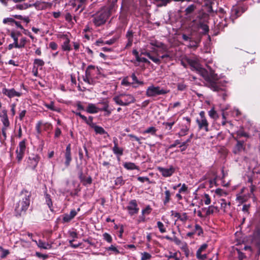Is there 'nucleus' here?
Listing matches in <instances>:
<instances>
[{"instance_id": "1", "label": "nucleus", "mask_w": 260, "mask_h": 260, "mask_svg": "<svg viewBox=\"0 0 260 260\" xmlns=\"http://www.w3.org/2000/svg\"><path fill=\"white\" fill-rule=\"evenodd\" d=\"M186 61L191 70L196 71L206 81H212L218 79V76L209 67L208 69L202 67L199 60L197 58H186Z\"/></svg>"}, {"instance_id": "2", "label": "nucleus", "mask_w": 260, "mask_h": 260, "mask_svg": "<svg viewBox=\"0 0 260 260\" xmlns=\"http://www.w3.org/2000/svg\"><path fill=\"white\" fill-rule=\"evenodd\" d=\"M114 11H115V5L112 4L109 7L102 8L92 15L91 22L95 27L101 26L105 24L109 17Z\"/></svg>"}, {"instance_id": "3", "label": "nucleus", "mask_w": 260, "mask_h": 260, "mask_svg": "<svg viewBox=\"0 0 260 260\" xmlns=\"http://www.w3.org/2000/svg\"><path fill=\"white\" fill-rule=\"evenodd\" d=\"M30 193L23 190L19 196V201L16 204L15 211L18 215H21L26 212L30 204Z\"/></svg>"}, {"instance_id": "4", "label": "nucleus", "mask_w": 260, "mask_h": 260, "mask_svg": "<svg viewBox=\"0 0 260 260\" xmlns=\"http://www.w3.org/2000/svg\"><path fill=\"white\" fill-rule=\"evenodd\" d=\"M70 36V34L69 32L59 34L57 35V38L62 41L61 48L63 51L70 52L72 50Z\"/></svg>"}, {"instance_id": "5", "label": "nucleus", "mask_w": 260, "mask_h": 260, "mask_svg": "<svg viewBox=\"0 0 260 260\" xmlns=\"http://www.w3.org/2000/svg\"><path fill=\"white\" fill-rule=\"evenodd\" d=\"M168 91L158 86H151L149 87L146 91L148 96H156L158 95H162L167 93Z\"/></svg>"}, {"instance_id": "6", "label": "nucleus", "mask_w": 260, "mask_h": 260, "mask_svg": "<svg viewBox=\"0 0 260 260\" xmlns=\"http://www.w3.org/2000/svg\"><path fill=\"white\" fill-rule=\"evenodd\" d=\"M25 148V141L23 140L19 143V149L16 150V159L18 161H21L23 157Z\"/></svg>"}, {"instance_id": "7", "label": "nucleus", "mask_w": 260, "mask_h": 260, "mask_svg": "<svg viewBox=\"0 0 260 260\" xmlns=\"http://www.w3.org/2000/svg\"><path fill=\"white\" fill-rule=\"evenodd\" d=\"M123 97V94H120L119 96H117L114 98L113 100L117 104L121 106H127L129 104L134 102V99L132 96H127V97L129 98L128 101H123V99H122Z\"/></svg>"}, {"instance_id": "8", "label": "nucleus", "mask_w": 260, "mask_h": 260, "mask_svg": "<svg viewBox=\"0 0 260 260\" xmlns=\"http://www.w3.org/2000/svg\"><path fill=\"white\" fill-rule=\"evenodd\" d=\"M205 85L215 91L224 90V87L221 82H206Z\"/></svg>"}, {"instance_id": "9", "label": "nucleus", "mask_w": 260, "mask_h": 260, "mask_svg": "<svg viewBox=\"0 0 260 260\" xmlns=\"http://www.w3.org/2000/svg\"><path fill=\"white\" fill-rule=\"evenodd\" d=\"M158 170L161 173L164 177H168L171 176L175 172V168L172 166L169 168L158 167Z\"/></svg>"}, {"instance_id": "10", "label": "nucleus", "mask_w": 260, "mask_h": 260, "mask_svg": "<svg viewBox=\"0 0 260 260\" xmlns=\"http://www.w3.org/2000/svg\"><path fill=\"white\" fill-rule=\"evenodd\" d=\"M39 161V157L36 154H31L28 157V164L30 168L35 169Z\"/></svg>"}, {"instance_id": "11", "label": "nucleus", "mask_w": 260, "mask_h": 260, "mask_svg": "<svg viewBox=\"0 0 260 260\" xmlns=\"http://www.w3.org/2000/svg\"><path fill=\"white\" fill-rule=\"evenodd\" d=\"M150 44L153 46L156 47L161 49L162 52H167L168 51V47L165 44L155 40H152L150 41Z\"/></svg>"}, {"instance_id": "12", "label": "nucleus", "mask_w": 260, "mask_h": 260, "mask_svg": "<svg viewBox=\"0 0 260 260\" xmlns=\"http://www.w3.org/2000/svg\"><path fill=\"white\" fill-rule=\"evenodd\" d=\"M25 0H0L2 4L7 7L10 10L15 9V4L18 2L24 1Z\"/></svg>"}, {"instance_id": "13", "label": "nucleus", "mask_w": 260, "mask_h": 260, "mask_svg": "<svg viewBox=\"0 0 260 260\" xmlns=\"http://www.w3.org/2000/svg\"><path fill=\"white\" fill-rule=\"evenodd\" d=\"M127 208L129 211V213L131 215L137 213L139 211V208H137V204L136 200L131 201Z\"/></svg>"}, {"instance_id": "14", "label": "nucleus", "mask_w": 260, "mask_h": 260, "mask_svg": "<svg viewBox=\"0 0 260 260\" xmlns=\"http://www.w3.org/2000/svg\"><path fill=\"white\" fill-rule=\"evenodd\" d=\"M197 122L199 129H204L206 132L209 131L208 122L206 119H197Z\"/></svg>"}, {"instance_id": "15", "label": "nucleus", "mask_w": 260, "mask_h": 260, "mask_svg": "<svg viewBox=\"0 0 260 260\" xmlns=\"http://www.w3.org/2000/svg\"><path fill=\"white\" fill-rule=\"evenodd\" d=\"M2 92L10 98L14 96H20L21 95L20 92L16 91L14 89H7L4 88Z\"/></svg>"}, {"instance_id": "16", "label": "nucleus", "mask_w": 260, "mask_h": 260, "mask_svg": "<svg viewBox=\"0 0 260 260\" xmlns=\"http://www.w3.org/2000/svg\"><path fill=\"white\" fill-rule=\"evenodd\" d=\"M65 165L67 167H69L70 162L72 160L71 152V145L69 144L66 148L65 152Z\"/></svg>"}, {"instance_id": "17", "label": "nucleus", "mask_w": 260, "mask_h": 260, "mask_svg": "<svg viewBox=\"0 0 260 260\" xmlns=\"http://www.w3.org/2000/svg\"><path fill=\"white\" fill-rule=\"evenodd\" d=\"M114 146L112 149L113 152L116 154L122 155L123 154V149L118 146V140L116 138H113Z\"/></svg>"}, {"instance_id": "18", "label": "nucleus", "mask_w": 260, "mask_h": 260, "mask_svg": "<svg viewBox=\"0 0 260 260\" xmlns=\"http://www.w3.org/2000/svg\"><path fill=\"white\" fill-rule=\"evenodd\" d=\"M77 212L75 210H72L69 214H66L63 215V221L65 222H68L73 219L77 215Z\"/></svg>"}, {"instance_id": "19", "label": "nucleus", "mask_w": 260, "mask_h": 260, "mask_svg": "<svg viewBox=\"0 0 260 260\" xmlns=\"http://www.w3.org/2000/svg\"><path fill=\"white\" fill-rule=\"evenodd\" d=\"M242 12L239 8L237 7H233L231 10V18L233 21L234 20L239 17Z\"/></svg>"}, {"instance_id": "20", "label": "nucleus", "mask_w": 260, "mask_h": 260, "mask_svg": "<svg viewBox=\"0 0 260 260\" xmlns=\"http://www.w3.org/2000/svg\"><path fill=\"white\" fill-rule=\"evenodd\" d=\"M35 242L37 243L38 246L41 248L44 249H49L52 247L51 244H49L48 243L44 242L42 240H39L38 242L35 241Z\"/></svg>"}, {"instance_id": "21", "label": "nucleus", "mask_w": 260, "mask_h": 260, "mask_svg": "<svg viewBox=\"0 0 260 260\" xmlns=\"http://www.w3.org/2000/svg\"><path fill=\"white\" fill-rule=\"evenodd\" d=\"M32 6V4H28L26 3H23L22 4H15V9L17 10H25L28 8Z\"/></svg>"}, {"instance_id": "22", "label": "nucleus", "mask_w": 260, "mask_h": 260, "mask_svg": "<svg viewBox=\"0 0 260 260\" xmlns=\"http://www.w3.org/2000/svg\"><path fill=\"white\" fill-rule=\"evenodd\" d=\"M92 127L94 128V131L96 134H99L101 135L106 134L107 137H109V134L104 130L102 127L95 125L93 123Z\"/></svg>"}, {"instance_id": "23", "label": "nucleus", "mask_w": 260, "mask_h": 260, "mask_svg": "<svg viewBox=\"0 0 260 260\" xmlns=\"http://www.w3.org/2000/svg\"><path fill=\"white\" fill-rule=\"evenodd\" d=\"M243 141H238L237 144L233 150L234 153L237 154L241 151L243 149Z\"/></svg>"}, {"instance_id": "24", "label": "nucleus", "mask_w": 260, "mask_h": 260, "mask_svg": "<svg viewBox=\"0 0 260 260\" xmlns=\"http://www.w3.org/2000/svg\"><path fill=\"white\" fill-rule=\"evenodd\" d=\"M96 71V67L93 65H89L87 67L85 74L87 77H90L94 72Z\"/></svg>"}, {"instance_id": "25", "label": "nucleus", "mask_w": 260, "mask_h": 260, "mask_svg": "<svg viewBox=\"0 0 260 260\" xmlns=\"http://www.w3.org/2000/svg\"><path fill=\"white\" fill-rule=\"evenodd\" d=\"M86 111L89 113H96L99 111V108L96 107L94 104H89Z\"/></svg>"}, {"instance_id": "26", "label": "nucleus", "mask_w": 260, "mask_h": 260, "mask_svg": "<svg viewBox=\"0 0 260 260\" xmlns=\"http://www.w3.org/2000/svg\"><path fill=\"white\" fill-rule=\"evenodd\" d=\"M48 4V3L44 2L37 1L35 4H33L32 6H35L38 9H45L47 8Z\"/></svg>"}, {"instance_id": "27", "label": "nucleus", "mask_w": 260, "mask_h": 260, "mask_svg": "<svg viewBox=\"0 0 260 260\" xmlns=\"http://www.w3.org/2000/svg\"><path fill=\"white\" fill-rule=\"evenodd\" d=\"M144 54L147 56L149 59H150L155 63L159 64L160 63V59L159 57L158 56V55H157V56H154L152 55L150 52H146Z\"/></svg>"}, {"instance_id": "28", "label": "nucleus", "mask_w": 260, "mask_h": 260, "mask_svg": "<svg viewBox=\"0 0 260 260\" xmlns=\"http://www.w3.org/2000/svg\"><path fill=\"white\" fill-rule=\"evenodd\" d=\"M44 61L41 59H35L34 62V68H36V72L37 71L38 68L42 67L44 65Z\"/></svg>"}, {"instance_id": "29", "label": "nucleus", "mask_w": 260, "mask_h": 260, "mask_svg": "<svg viewBox=\"0 0 260 260\" xmlns=\"http://www.w3.org/2000/svg\"><path fill=\"white\" fill-rule=\"evenodd\" d=\"M217 210V208L214 206H210L208 208H203L202 210H206V215L208 216L210 214H213Z\"/></svg>"}, {"instance_id": "30", "label": "nucleus", "mask_w": 260, "mask_h": 260, "mask_svg": "<svg viewBox=\"0 0 260 260\" xmlns=\"http://www.w3.org/2000/svg\"><path fill=\"white\" fill-rule=\"evenodd\" d=\"M196 9V5L192 4L187 7L185 10V14L186 15H190L193 13L194 11Z\"/></svg>"}, {"instance_id": "31", "label": "nucleus", "mask_w": 260, "mask_h": 260, "mask_svg": "<svg viewBox=\"0 0 260 260\" xmlns=\"http://www.w3.org/2000/svg\"><path fill=\"white\" fill-rule=\"evenodd\" d=\"M165 189L166 191H165V198L164 200V204L166 205L170 201L171 192L170 190L167 189L166 187H165Z\"/></svg>"}, {"instance_id": "32", "label": "nucleus", "mask_w": 260, "mask_h": 260, "mask_svg": "<svg viewBox=\"0 0 260 260\" xmlns=\"http://www.w3.org/2000/svg\"><path fill=\"white\" fill-rule=\"evenodd\" d=\"M123 166L128 170L138 169V167L133 162H125Z\"/></svg>"}, {"instance_id": "33", "label": "nucleus", "mask_w": 260, "mask_h": 260, "mask_svg": "<svg viewBox=\"0 0 260 260\" xmlns=\"http://www.w3.org/2000/svg\"><path fill=\"white\" fill-rule=\"evenodd\" d=\"M11 37L14 40L13 44H14V47L16 48H19V43H18V36L15 33L12 32L11 33Z\"/></svg>"}, {"instance_id": "34", "label": "nucleus", "mask_w": 260, "mask_h": 260, "mask_svg": "<svg viewBox=\"0 0 260 260\" xmlns=\"http://www.w3.org/2000/svg\"><path fill=\"white\" fill-rule=\"evenodd\" d=\"M15 22V20L13 18H6L3 19V22L4 24H8L10 25H13Z\"/></svg>"}, {"instance_id": "35", "label": "nucleus", "mask_w": 260, "mask_h": 260, "mask_svg": "<svg viewBox=\"0 0 260 260\" xmlns=\"http://www.w3.org/2000/svg\"><path fill=\"white\" fill-rule=\"evenodd\" d=\"M203 198L204 202L206 205H208L210 204L211 201V199H210L209 194L205 193V194H204Z\"/></svg>"}, {"instance_id": "36", "label": "nucleus", "mask_w": 260, "mask_h": 260, "mask_svg": "<svg viewBox=\"0 0 260 260\" xmlns=\"http://www.w3.org/2000/svg\"><path fill=\"white\" fill-rule=\"evenodd\" d=\"M209 115L215 119L218 118V114L213 108L209 111Z\"/></svg>"}, {"instance_id": "37", "label": "nucleus", "mask_w": 260, "mask_h": 260, "mask_svg": "<svg viewBox=\"0 0 260 260\" xmlns=\"http://www.w3.org/2000/svg\"><path fill=\"white\" fill-rule=\"evenodd\" d=\"M126 38L127 40H133L134 38V32L132 30L128 29L127 31L126 32V35H125Z\"/></svg>"}, {"instance_id": "38", "label": "nucleus", "mask_w": 260, "mask_h": 260, "mask_svg": "<svg viewBox=\"0 0 260 260\" xmlns=\"http://www.w3.org/2000/svg\"><path fill=\"white\" fill-rule=\"evenodd\" d=\"M26 41L27 40L25 37H22L20 40L18 48H23L26 43Z\"/></svg>"}, {"instance_id": "39", "label": "nucleus", "mask_w": 260, "mask_h": 260, "mask_svg": "<svg viewBox=\"0 0 260 260\" xmlns=\"http://www.w3.org/2000/svg\"><path fill=\"white\" fill-rule=\"evenodd\" d=\"M103 237L105 240L107 241L109 243H111L112 241V238L111 236L108 233H105L103 234Z\"/></svg>"}, {"instance_id": "40", "label": "nucleus", "mask_w": 260, "mask_h": 260, "mask_svg": "<svg viewBox=\"0 0 260 260\" xmlns=\"http://www.w3.org/2000/svg\"><path fill=\"white\" fill-rule=\"evenodd\" d=\"M157 226L159 230V231L161 233H165L166 232V229L164 228V224L161 222L158 221L157 223Z\"/></svg>"}, {"instance_id": "41", "label": "nucleus", "mask_w": 260, "mask_h": 260, "mask_svg": "<svg viewBox=\"0 0 260 260\" xmlns=\"http://www.w3.org/2000/svg\"><path fill=\"white\" fill-rule=\"evenodd\" d=\"M46 202L49 208L51 210V208L52 206V202L50 196L48 194L46 196Z\"/></svg>"}, {"instance_id": "42", "label": "nucleus", "mask_w": 260, "mask_h": 260, "mask_svg": "<svg viewBox=\"0 0 260 260\" xmlns=\"http://www.w3.org/2000/svg\"><path fill=\"white\" fill-rule=\"evenodd\" d=\"M155 132H156V129L154 127H153V126L148 127L144 132L145 133H150V134H151L152 135H154Z\"/></svg>"}, {"instance_id": "43", "label": "nucleus", "mask_w": 260, "mask_h": 260, "mask_svg": "<svg viewBox=\"0 0 260 260\" xmlns=\"http://www.w3.org/2000/svg\"><path fill=\"white\" fill-rule=\"evenodd\" d=\"M215 192L216 194L220 196H226V193L222 189L220 188H217L215 190Z\"/></svg>"}, {"instance_id": "44", "label": "nucleus", "mask_w": 260, "mask_h": 260, "mask_svg": "<svg viewBox=\"0 0 260 260\" xmlns=\"http://www.w3.org/2000/svg\"><path fill=\"white\" fill-rule=\"evenodd\" d=\"M142 255L141 260H148L151 257V255L147 252H144L142 253Z\"/></svg>"}, {"instance_id": "45", "label": "nucleus", "mask_w": 260, "mask_h": 260, "mask_svg": "<svg viewBox=\"0 0 260 260\" xmlns=\"http://www.w3.org/2000/svg\"><path fill=\"white\" fill-rule=\"evenodd\" d=\"M200 28L203 31V32L204 34L207 33L209 31V27L207 24H203V23L201 24L200 25Z\"/></svg>"}, {"instance_id": "46", "label": "nucleus", "mask_w": 260, "mask_h": 260, "mask_svg": "<svg viewBox=\"0 0 260 260\" xmlns=\"http://www.w3.org/2000/svg\"><path fill=\"white\" fill-rule=\"evenodd\" d=\"M49 48L53 50H55L58 48L57 44L55 42H51L49 44Z\"/></svg>"}, {"instance_id": "47", "label": "nucleus", "mask_w": 260, "mask_h": 260, "mask_svg": "<svg viewBox=\"0 0 260 260\" xmlns=\"http://www.w3.org/2000/svg\"><path fill=\"white\" fill-rule=\"evenodd\" d=\"M127 136L129 137L132 140H135L137 141L140 144L142 143L140 141V139L137 136L132 134H129L127 135Z\"/></svg>"}, {"instance_id": "48", "label": "nucleus", "mask_w": 260, "mask_h": 260, "mask_svg": "<svg viewBox=\"0 0 260 260\" xmlns=\"http://www.w3.org/2000/svg\"><path fill=\"white\" fill-rule=\"evenodd\" d=\"M124 182L122 177H118L115 181V184L116 185H121Z\"/></svg>"}, {"instance_id": "49", "label": "nucleus", "mask_w": 260, "mask_h": 260, "mask_svg": "<svg viewBox=\"0 0 260 260\" xmlns=\"http://www.w3.org/2000/svg\"><path fill=\"white\" fill-rule=\"evenodd\" d=\"M151 210L152 209L150 208V207L149 206H148L146 207L145 209L142 210V214L148 215L151 212Z\"/></svg>"}, {"instance_id": "50", "label": "nucleus", "mask_w": 260, "mask_h": 260, "mask_svg": "<svg viewBox=\"0 0 260 260\" xmlns=\"http://www.w3.org/2000/svg\"><path fill=\"white\" fill-rule=\"evenodd\" d=\"M221 202L220 203L221 208L222 209H223L224 211H225L227 207L228 203L226 202L225 200L224 199H221Z\"/></svg>"}, {"instance_id": "51", "label": "nucleus", "mask_w": 260, "mask_h": 260, "mask_svg": "<svg viewBox=\"0 0 260 260\" xmlns=\"http://www.w3.org/2000/svg\"><path fill=\"white\" fill-rule=\"evenodd\" d=\"M207 247V245L206 244H203L200 248L198 250L197 253H198L199 254L200 253H202V251L205 250Z\"/></svg>"}, {"instance_id": "52", "label": "nucleus", "mask_w": 260, "mask_h": 260, "mask_svg": "<svg viewBox=\"0 0 260 260\" xmlns=\"http://www.w3.org/2000/svg\"><path fill=\"white\" fill-rule=\"evenodd\" d=\"M188 129L187 127H185L184 128H182L180 132L178 134L179 136H185L187 134V132H188Z\"/></svg>"}, {"instance_id": "53", "label": "nucleus", "mask_w": 260, "mask_h": 260, "mask_svg": "<svg viewBox=\"0 0 260 260\" xmlns=\"http://www.w3.org/2000/svg\"><path fill=\"white\" fill-rule=\"evenodd\" d=\"M188 219L186 213H184L182 215H180L179 220L185 222Z\"/></svg>"}, {"instance_id": "54", "label": "nucleus", "mask_w": 260, "mask_h": 260, "mask_svg": "<svg viewBox=\"0 0 260 260\" xmlns=\"http://www.w3.org/2000/svg\"><path fill=\"white\" fill-rule=\"evenodd\" d=\"M102 105H104V106L101 108H99V111H107L108 108V104L107 102H103L102 103Z\"/></svg>"}, {"instance_id": "55", "label": "nucleus", "mask_w": 260, "mask_h": 260, "mask_svg": "<svg viewBox=\"0 0 260 260\" xmlns=\"http://www.w3.org/2000/svg\"><path fill=\"white\" fill-rule=\"evenodd\" d=\"M2 134L4 138L3 139L2 137H1V141H4L6 139V137H7V136H6V128L4 127L2 128Z\"/></svg>"}, {"instance_id": "56", "label": "nucleus", "mask_w": 260, "mask_h": 260, "mask_svg": "<svg viewBox=\"0 0 260 260\" xmlns=\"http://www.w3.org/2000/svg\"><path fill=\"white\" fill-rule=\"evenodd\" d=\"M178 89L180 91H183L186 88V85L181 82L178 84Z\"/></svg>"}, {"instance_id": "57", "label": "nucleus", "mask_w": 260, "mask_h": 260, "mask_svg": "<svg viewBox=\"0 0 260 260\" xmlns=\"http://www.w3.org/2000/svg\"><path fill=\"white\" fill-rule=\"evenodd\" d=\"M108 250L113 251L116 253H118L119 252L116 247L113 245H111L107 248Z\"/></svg>"}, {"instance_id": "58", "label": "nucleus", "mask_w": 260, "mask_h": 260, "mask_svg": "<svg viewBox=\"0 0 260 260\" xmlns=\"http://www.w3.org/2000/svg\"><path fill=\"white\" fill-rule=\"evenodd\" d=\"M74 49L76 51H78L80 47V43L78 42H74L73 43Z\"/></svg>"}, {"instance_id": "59", "label": "nucleus", "mask_w": 260, "mask_h": 260, "mask_svg": "<svg viewBox=\"0 0 260 260\" xmlns=\"http://www.w3.org/2000/svg\"><path fill=\"white\" fill-rule=\"evenodd\" d=\"M195 229L198 232L199 235H200L201 234L203 233L202 229L201 227L198 224H196L195 225Z\"/></svg>"}, {"instance_id": "60", "label": "nucleus", "mask_w": 260, "mask_h": 260, "mask_svg": "<svg viewBox=\"0 0 260 260\" xmlns=\"http://www.w3.org/2000/svg\"><path fill=\"white\" fill-rule=\"evenodd\" d=\"M137 61H139V62H149V61L147 59H146V58L145 57H139V58L137 59Z\"/></svg>"}, {"instance_id": "61", "label": "nucleus", "mask_w": 260, "mask_h": 260, "mask_svg": "<svg viewBox=\"0 0 260 260\" xmlns=\"http://www.w3.org/2000/svg\"><path fill=\"white\" fill-rule=\"evenodd\" d=\"M9 253V252L8 250H4L2 249V253L1 255L2 258H5L6 256Z\"/></svg>"}, {"instance_id": "62", "label": "nucleus", "mask_w": 260, "mask_h": 260, "mask_svg": "<svg viewBox=\"0 0 260 260\" xmlns=\"http://www.w3.org/2000/svg\"><path fill=\"white\" fill-rule=\"evenodd\" d=\"M197 257L199 259H204L207 257V255L205 254H202L201 253L198 254V253H197Z\"/></svg>"}, {"instance_id": "63", "label": "nucleus", "mask_w": 260, "mask_h": 260, "mask_svg": "<svg viewBox=\"0 0 260 260\" xmlns=\"http://www.w3.org/2000/svg\"><path fill=\"white\" fill-rule=\"evenodd\" d=\"M138 180L141 182H144L145 181H148L149 178L145 177H139L138 178Z\"/></svg>"}, {"instance_id": "64", "label": "nucleus", "mask_w": 260, "mask_h": 260, "mask_svg": "<svg viewBox=\"0 0 260 260\" xmlns=\"http://www.w3.org/2000/svg\"><path fill=\"white\" fill-rule=\"evenodd\" d=\"M61 134V130L58 127H57L56 129H55V137H58Z\"/></svg>"}]
</instances>
